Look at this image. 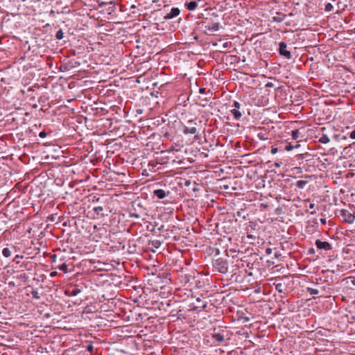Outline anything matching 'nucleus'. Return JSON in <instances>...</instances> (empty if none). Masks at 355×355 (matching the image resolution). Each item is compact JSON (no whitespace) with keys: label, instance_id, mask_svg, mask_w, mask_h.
I'll return each instance as SVG.
<instances>
[{"label":"nucleus","instance_id":"1a4fd4ad","mask_svg":"<svg viewBox=\"0 0 355 355\" xmlns=\"http://www.w3.org/2000/svg\"><path fill=\"white\" fill-rule=\"evenodd\" d=\"M180 13V10L178 8H172L171 12L167 13L164 17V19H171L178 16Z\"/></svg>","mask_w":355,"mask_h":355},{"label":"nucleus","instance_id":"4be33fe9","mask_svg":"<svg viewBox=\"0 0 355 355\" xmlns=\"http://www.w3.org/2000/svg\"><path fill=\"white\" fill-rule=\"evenodd\" d=\"M241 313H243L244 315H245V313L244 312H241ZM238 318L239 320H243V323H245L247 322H249L250 320V318L248 317V316H245L244 315V317H241V316H238Z\"/></svg>","mask_w":355,"mask_h":355},{"label":"nucleus","instance_id":"c756f323","mask_svg":"<svg viewBox=\"0 0 355 355\" xmlns=\"http://www.w3.org/2000/svg\"><path fill=\"white\" fill-rule=\"evenodd\" d=\"M96 1L98 3L99 6H101V7H103V6H105L106 4H107V3L105 1H103L101 0H96Z\"/></svg>","mask_w":355,"mask_h":355},{"label":"nucleus","instance_id":"f8f14e48","mask_svg":"<svg viewBox=\"0 0 355 355\" xmlns=\"http://www.w3.org/2000/svg\"><path fill=\"white\" fill-rule=\"evenodd\" d=\"M230 112L233 114L234 116V118L236 119V120H239L242 116V114L241 112H239L238 110L236 109H232L230 110Z\"/></svg>","mask_w":355,"mask_h":355},{"label":"nucleus","instance_id":"58836bf2","mask_svg":"<svg viewBox=\"0 0 355 355\" xmlns=\"http://www.w3.org/2000/svg\"><path fill=\"white\" fill-rule=\"evenodd\" d=\"M51 315H50V313H46L44 315V317L46 318H49Z\"/></svg>","mask_w":355,"mask_h":355},{"label":"nucleus","instance_id":"39448f33","mask_svg":"<svg viewBox=\"0 0 355 355\" xmlns=\"http://www.w3.org/2000/svg\"><path fill=\"white\" fill-rule=\"evenodd\" d=\"M287 44L284 42H281L279 44V52L281 55L284 56L287 59L291 58V53L289 51L286 50Z\"/></svg>","mask_w":355,"mask_h":355},{"label":"nucleus","instance_id":"3c124183","mask_svg":"<svg viewBox=\"0 0 355 355\" xmlns=\"http://www.w3.org/2000/svg\"><path fill=\"white\" fill-rule=\"evenodd\" d=\"M201 106L205 107V102H203V104H200Z\"/></svg>","mask_w":355,"mask_h":355},{"label":"nucleus","instance_id":"412c9836","mask_svg":"<svg viewBox=\"0 0 355 355\" xmlns=\"http://www.w3.org/2000/svg\"><path fill=\"white\" fill-rule=\"evenodd\" d=\"M64 37V33L63 31L60 29L59 31H58L56 32V34H55V37L57 40H62Z\"/></svg>","mask_w":355,"mask_h":355},{"label":"nucleus","instance_id":"7c9ffc66","mask_svg":"<svg viewBox=\"0 0 355 355\" xmlns=\"http://www.w3.org/2000/svg\"><path fill=\"white\" fill-rule=\"evenodd\" d=\"M130 216L131 218H139L140 217V216L137 213H130Z\"/></svg>","mask_w":355,"mask_h":355},{"label":"nucleus","instance_id":"603ef678","mask_svg":"<svg viewBox=\"0 0 355 355\" xmlns=\"http://www.w3.org/2000/svg\"><path fill=\"white\" fill-rule=\"evenodd\" d=\"M352 283L353 285H355V279L352 280Z\"/></svg>","mask_w":355,"mask_h":355},{"label":"nucleus","instance_id":"c03bdc74","mask_svg":"<svg viewBox=\"0 0 355 355\" xmlns=\"http://www.w3.org/2000/svg\"><path fill=\"white\" fill-rule=\"evenodd\" d=\"M259 137L261 139H264L263 137L261 136L260 134H259Z\"/></svg>","mask_w":355,"mask_h":355},{"label":"nucleus","instance_id":"9d476101","mask_svg":"<svg viewBox=\"0 0 355 355\" xmlns=\"http://www.w3.org/2000/svg\"><path fill=\"white\" fill-rule=\"evenodd\" d=\"M185 6L189 10H193L197 8L198 3L195 1H191L189 3H185Z\"/></svg>","mask_w":355,"mask_h":355},{"label":"nucleus","instance_id":"f3484780","mask_svg":"<svg viewBox=\"0 0 355 355\" xmlns=\"http://www.w3.org/2000/svg\"><path fill=\"white\" fill-rule=\"evenodd\" d=\"M307 184V182L306 181H304V180H299L296 182V186L299 188V189H303Z\"/></svg>","mask_w":355,"mask_h":355},{"label":"nucleus","instance_id":"f257e3e1","mask_svg":"<svg viewBox=\"0 0 355 355\" xmlns=\"http://www.w3.org/2000/svg\"><path fill=\"white\" fill-rule=\"evenodd\" d=\"M137 312H120L116 313L118 317L121 318L126 322L130 324H135L136 320H139L138 318H135Z\"/></svg>","mask_w":355,"mask_h":355},{"label":"nucleus","instance_id":"c9c22d12","mask_svg":"<svg viewBox=\"0 0 355 355\" xmlns=\"http://www.w3.org/2000/svg\"><path fill=\"white\" fill-rule=\"evenodd\" d=\"M229 46V43L228 42H225L223 44V47L224 49H226Z\"/></svg>","mask_w":355,"mask_h":355},{"label":"nucleus","instance_id":"a19ab883","mask_svg":"<svg viewBox=\"0 0 355 355\" xmlns=\"http://www.w3.org/2000/svg\"><path fill=\"white\" fill-rule=\"evenodd\" d=\"M281 164V163L275 162V166L276 167H280V166H281V164Z\"/></svg>","mask_w":355,"mask_h":355},{"label":"nucleus","instance_id":"bb28decb","mask_svg":"<svg viewBox=\"0 0 355 355\" xmlns=\"http://www.w3.org/2000/svg\"><path fill=\"white\" fill-rule=\"evenodd\" d=\"M233 107H234V109L239 110V109L241 107V104L238 101H234L233 103Z\"/></svg>","mask_w":355,"mask_h":355},{"label":"nucleus","instance_id":"79ce46f5","mask_svg":"<svg viewBox=\"0 0 355 355\" xmlns=\"http://www.w3.org/2000/svg\"><path fill=\"white\" fill-rule=\"evenodd\" d=\"M314 207V204H310L309 205V208L310 209H313Z\"/></svg>","mask_w":355,"mask_h":355},{"label":"nucleus","instance_id":"f704fd0d","mask_svg":"<svg viewBox=\"0 0 355 355\" xmlns=\"http://www.w3.org/2000/svg\"><path fill=\"white\" fill-rule=\"evenodd\" d=\"M93 348H94V347H93V345H88V347H87V350H88L89 352H92L93 351Z\"/></svg>","mask_w":355,"mask_h":355},{"label":"nucleus","instance_id":"a211bd4d","mask_svg":"<svg viewBox=\"0 0 355 355\" xmlns=\"http://www.w3.org/2000/svg\"><path fill=\"white\" fill-rule=\"evenodd\" d=\"M93 211L96 214L99 215L103 211V207L101 206L95 207H94Z\"/></svg>","mask_w":355,"mask_h":355},{"label":"nucleus","instance_id":"aec40b11","mask_svg":"<svg viewBox=\"0 0 355 355\" xmlns=\"http://www.w3.org/2000/svg\"><path fill=\"white\" fill-rule=\"evenodd\" d=\"M298 147H300V144H296L295 146H293L289 144L286 145L284 149L287 151H290V150L294 149L295 148H298Z\"/></svg>","mask_w":355,"mask_h":355},{"label":"nucleus","instance_id":"e433bc0d","mask_svg":"<svg viewBox=\"0 0 355 355\" xmlns=\"http://www.w3.org/2000/svg\"><path fill=\"white\" fill-rule=\"evenodd\" d=\"M320 222L322 224H326V223H327L326 218H320Z\"/></svg>","mask_w":355,"mask_h":355},{"label":"nucleus","instance_id":"423d86ee","mask_svg":"<svg viewBox=\"0 0 355 355\" xmlns=\"http://www.w3.org/2000/svg\"><path fill=\"white\" fill-rule=\"evenodd\" d=\"M315 244L318 249L324 250L325 251L331 250L332 248L331 245L329 242L322 241L319 239L315 241Z\"/></svg>","mask_w":355,"mask_h":355},{"label":"nucleus","instance_id":"a878e982","mask_svg":"<svg viewBox=\"0 0 355 355\" xmlns=\"http://www.w3.org/2000/svg\"><path fill=\"white\" fill-rule=\"evenodd\" d=\"M80 292V290L78 288H73L71 291V295H77Z\"/></svg>","mask_w":355,"mask_h":355},{"label":"nucleus","instance_id":"5fc2aeb1","mask_svg":"<svg viewBox=\"0 0 355 355\" xmlns=\"http://www.w3.org/2000/svg\"><path fill=\"white\" fill-rule=\"evenodd\" d=\"M57 320V323H58V322H59V320H58L57 318H53V320Z\"/></svg>","mask_w":355,"mask_h":355},{"label":"nucleus","instance_id":"0eeeda50","mask_svg":"<svg viewBox=\"0 0 355 355\" xmlns=\"http://www.w3.org/2000/svg\"><path fill=\"white\" fill-rule=\"evenodd\" d=\"M220 25L218 22L210 21L207 24L205 25V31L213 33L219 30Z\"/></svg>","mask_w":355,"mask_h":355},{"label":"nucleus","instance_id":"dca6fc26","mask_svg":"<svg viewBox=\"0 0 355 355\" xmlns=\"http://www.w3.org/2000/svg\"><path fill=\"white\" fill-rule=\"evenodd\" d=\"M2 254L5 257L8 258L11 256V250L8 248H5L2 250Z\"/></svg>","mask_w":355,"mask_h":355},{"label":"nucleus","instance_id":"09e8293b","mask_svg":"<svg viewBox=\"0 0 355 355\" xmlns=\"http://www.w3.org/2000/svg\"><path fill=\"white\" fill-rule=\"evenodd\" d=\"M202 101H203V102H205V103H206V102H207V101H208V100H207V98H205V99H202Z\"/></svg>","mask_w":355,"mask_h":355},{"label":"nucleus","instance_id":"72a5a7b5","mask_svg":"<svg viewBox=\"0 0 355 355\" xmlns=\"http://www.w3.org/2000/svg\"><path fill=\"white\" fill-rule=\"evenodd\" d=\"M278 151V148H276V147H272V149H271V153L272 154H276Z\"/></svg>","mask_w":355,"mask_h":355},{"label":"nucleus","instance_id":"c85d7f7f","mask_svg":"<svg viewBox=\"0 0 355 355\" xmlns=\"http://www.w3.org/2000/svg\"><path fill=\"white\" fill-rule=\"evenodd\" d=\"M349 136L352 139H355V129L349 132Z\"/></svg>","mask_w":355,"mask_h":355},{"label":"nucleus","instance_id":"4468645a","mask_svg":"<svg viewBox=\"0 0 355 355\" xmlns=\"http://www.w3.org/2000/svg\"><path fill=\"white\" fill-rule=\"evenodd\" d=\"M329 141V138L327 135H322L318 139V141L322 144H327Z\"/></svg>","mask_w":355,"mask_h":355},{"label":"nucleus","instance_id":"8fccbe9b","mask_svg":"<svg viewBox=\"0 0 355 355\" xmlns=\"http://www.w3.org/2000/svg\"><path fill=\"white\" fill-rule=\"evenodd\" d=\"M201 106L205 107V102H203V104H200Z\"/></svg>","mask_w":355,"mask_h":355},{"label":"nucleus","instance_id":"f03ea898","mask_svg":"<svg viewBox=\"0 0 355 355\" xmlns=\"http://www.w3.org/2000/svg\"><path fill=\"white\" fill-rule=\"evenodd\" d=\"M214 268L216 271L223 274L227 272L228 270L227 261L222 259H218L215 261Z\"/></svg>","mask_w":355,"mask_h":355},{"label":"nucleus","instance_id":"ea45409f","mask_svg":"<svg viewBox=\"0 0 355 355\" xmlns=\"http://www.w3.org/2000/svg\"><path fill=\"white\" fill-rule=\"evenodd\" d=\"M271 252H272V250H271L270 248H267V249H266V253H267V254H270V253H271Z\"/></svg>","mask_w":355,"mask_h":355},{"label":"nucleus","instance_id":"7ed1b4c3","mask_svg":"<svg viewBox=\"0 0 355 355\" xmlns=\"http://www.w3.org/2000/svg\"><path fill=\"white\" fill-rule=\"evenodd\" d=\"M288 280L287 277H284L278 280H276L273 285L275 289L280 293H285L287 291L286 281Z\"/></svg>","mask_w":355,"mask_h":355},{"label":"nucleus","instance_id":"b1692460","mask_svg":"<svg viewBox=\"0 0 355 355\" xmlns=\"http://www.w3.org/2000/svg\"><path fill=\"white\" fill-rule=\"evenodd\" d=\"M199 92L200 94H210V95H212V92L211 90H208V92H206V89L204 87H201L199 89Z\"/></svg>","mask_w":355,"mask_h":355},{"label":"nucleus","instance_id":"de8ad7c7","mask_svg":"<svg viewBox=\"0 0 355 355\" xmlns=\"http://www.w3.org/2000/svg\"><path fill=\"white\" fill-rule=\"evenodd\" d=\"M66 69V67H62L60 68V71H64V70Z\"/></svg>","mask_w":355,"mask_h":355},{"label":"nucleus","instance_id":"2f4dec72","mask_svg":"<svg viewBox=\"0 0 355 355\" xmlns=\"http://www.w3.org/2000/svg\"><path fill=\"white\" fill-rule=\"evenodd\" d=\"M32 295L34 298H36V299H38L39 298V295H38V292L37 291H33L32 292Z\"/></svg>","mask_w":355,"mask_h":355},{"label":"nucleus","instance_id":"6ab92c4d","mask_svg":"<svg viewBox=\"0 0 355 355\" xmlns=\"http://www.w3.org/2000/svg\"><path fill=\"white\" fill-rule=\"evenodd\" d=\"M307 291L311 295H315L319 294V291L315 288H307Z\"/></svg>","mask_w":355,"mask_h":355},{"label":"nucleus","instance_id":"20e7f679","mask_svg":"<svg viewBox=\"0 0 355 355\" xmlns=\"http://www.w3.org/2000/svg\"><path fill=\"white\" fill-rule=\"evenodd\" d=\"M340 216L346 223L352 224L355 220V214L349 212L347 209H342L340 211Z\"/></svg>","mask_w":355,"mask_h":355},{"label":"nucleus","instance_id":"37998d69","mask_svg":"<svg viewBox=\"0 0 355 355\" xmlns=\"http://www.w3.org/2000/svg\"><path fill=\"white\" fill-rule=\"evenodd\" d=\"M98 200H99V198H96L94 197V199L93 200V202H94V201L98 202Z\"/></svg>","mask_w":355,"mask_h":355},{"label":"nucleus","instance_id":"5701e85b","mask_svg":"<svg viewBox=\"0 0 355 355\" xmlns=\"http://www.w3.org/2000/svg\"><path fill=\"white\" fill-rule=\"evenodd\" d=\"M332 9H333V6L331 3H328L326 4L325 8H324L325 11L330 12L332 10Z\"/></svg>","mask_w":355,"mask_h":355},{"label":"nucleus","instance_id":"864d4df0","mask_svg":"<svg viewBox=\"0 0 355 355\" xmlns=\"http://www.w3.org/2000/svg\"><path fill=\"white\" fill-rule=\"evenodd\" d=\"M248 237L250 238V239H252V235H248Z\"/></svg>","mask_w":355,"mask_h":355},{"label":"nucleus","instance_id":"4c0bfd02","mask_svg":"<svg viewBox=\"0 0 355 355\" xmlns=\"http://www.w3.org/2000/svg\"><path fill=\"white\" fill-rule=\"evenodd\" d=\"M56 275H57V272H51L50 273V276H51V277H55Z\"/></svg>","mask_w":355,"mask_h":355},{"label":"nucleus","instance_id":"a18cd8bd","mask_svg":"<svg viewBox=\"0 0 355 355\" xmlns=\"http://www.w3.org/2000/svg\"><path fill=\"white\" fill-rule=\"evenodd\" d=\"M66 69V67H62L60 68V71H64V70Z\"/></svg>","mask_w":355,"mask_h":355},{"label":"nucleus","instance_id":"ddd939ff","mask_svg":"<svg viewBox=\"0 0 355 355\" xmlns=\"http://www.w3.org/2000/svg\"><path fill=\"white\" fill-rule=\"evenodd\" d=\"M197 132V129L195 127H192V128H186L184 130V132L185 134H191V135H194L196 134Z\"/></svg>","mask_w":355,"mask_h":355},{"label":"nucleus","instance_id":"6e6552de","mask_svg":"<svg viewBox=\"0 0 355 355\" xmlns=\"http://www.w3.org/2000/svg\"><path fill=\"white\" fill-rule=\"evenodd\" d=\"M169 194H170L169 191H166L165 190L161 189H155L153 191V195L155 196H156L158 199H163L165 197L168 196Z\"/></svg>","mask_w":355,"mask_h":355},{"label":"nucleus","instance_id":"473e14b6","mask_svg":"<svg viewBox=\"0 0 355 355\" xmlns=\"http://www.w3.org/2000/svg\"><path fill=\"white\" fill-rule=\"evenodd\" d=\"M40 137L44 138L46 137V133L44 131H42L39 134Z\"/></svg>","mask_w":355,"mask_h":355},{"label":"nucleus","instance_id":"cd10ccee","mask_svg":"<svg viewBox=\"0 0 355 355\" xmlns=\"http://www.w3.org/2000/svg\"><path fill=\"white\" fill-rule=\"evenodd\" d=\"M193 281H194V282H195V284H196V286H197V287H198V288H200V287H202V286H203V284H201L200 281L196 280V278H195V277H193Z\"/></svg>","mask_w":355,"mask_h":355},{"label":"nucleus","instance_id":"49530a36","mask_svg":"<svg viewBox=\"0 0 355 355\" xmlns=\"http://www.w3.org/2000/svg\"><path fill=\"white\" fill-rule=\"evenodd\" d=\"M66 69V67H62L60 68V71H64V70Z\"/></svg>","mask_w":355,"mask_h":355},{"label":"nucleus","instance_id":"2eb2a0df","mask_svg":"<svg viewBox=\"0 0 355 355\" xmlns=\"http://www.w3.org/2000/svg\"><path fill=\"white\" fill-rule=\"evenodd\" d=\"M300 134L301 133L299 130H293L291 133L293 139L297 140L300 137Z\"/></svg>","mask_w":355,"mask_h":355},{"label":"nucleus","instance_id":"9b49d317","mask_svg":"<svg viewBox=\"0 0 355 355\" xmlns=\"http://www.w3.org/2000/svg\"><path fill=\"white\" fill-rule=\"evenodd\" d=\"M212 338L218 343H222L225 340L223 335L220 333L214 334Z\"/></svg>","mask_w":355,"mask_h":355},{"label":"nucleus","instance_id":"393cba45","mask_svg":"<svg viewBox=\"0 0 355 355\" xmlns=\"http://www.w3.org/2000/svg\"><path fill=\"white\" fill-rule=\"evenodd\" d=\"M59 269L63 272H67V265L66 263H63L59 266Z\"/></svg>","mask_w":355,"mask_h":355}]
</instances>
